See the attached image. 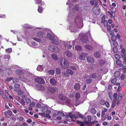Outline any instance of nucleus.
Wrapping results in <instances>:
<instances>
[{
    "label": "nucleus",
    "mask_w": 126,
    "mask_h": 126,
    "mask_svg": "<svg viewBox=\"0 0 126 126\" xmlns=\"http://www.w3.org/2000/svg\"><path fill=\"white\" fill-rule=\"evenodd\" d=\"M81 19L79 17H77L74 22L71 24V25L69 27V29L71 32H76L77 31L76 27L79 28H80L82 27L83 25H82L81 27H79L77 24V23L78 22H81Z\"/></svg>",
    "instance_id": "f257e3e1"
},
{
    "label": "nucleus",
    "mask_w": 126,
    "mask_h": 126,
    "mask_svg": "<svg viewBox=\"0 0 126 126\" xmlns=\"http://www.w3.org/2000/svg\"><path fill=\"white\" fill-rule=\"evenodd\" d=\"M60 64L61 67L67 68L69 66V63L68 61L65 59L62 58L60 59Z\"/></svg>",
    "instance_id": "f03ea898"
},
{
    "label": "nucleus",
    "mask_w": 126,
    "mask_h": 126,
    "mask_svg": "<svg viewBox=\"0 0 126 126\" xmlns=\"http://www.w3.org/2000/svg\"><path fill=\"white\" fill-rule=\"evenodd\" d=\"M97 4L96 3H95L94 7L92 9L93 13L96 15H98L100 13V10L97 6Z\"/></svg>",
    "instance_id": "7ed1b4c3"
},
{
    "label": "nucleus",
    "mask_w": 126,
    "mask_h": 126,
    "mask_svg": "<svg viewBox=\"0 0 126 126\" xmlns=\"http://www.w3.org/2000/svg\"><path fill=\"white\" fill-rule=\"evenodd\" d=\"M61 43L66 48H70L72 47V44H75V42L74 41L72 42L70 41L69 42L62 41L61 42Z\"/></svg>",
    "instance_id": "20e7f679"
},
{
    "label": "nucleus",
    "mask_w": 126,
    "mask_h": 126,
    "mask_svg": "<svg viewBox=\"0 0 126 126\" xmlns=\"http://www.w3.org/2000/svg\"><path fill=\"white\" fill-rule=\"evenodd\" d=\"M48 49L50 51L55 52H58L60 51V49L58 47L53 45L49 46Z\"/></svg>",
    "instance_id": "39448f33"
},
{
    "label": "nucleus",
    "mask_w": 126,
    "mask_h": 126,
    "mask_svg": "<svg viewBox=\"0 0 126 126\" xmlns=\"http://www.w3.org/2000/svg\"><path fill=\"white\" fill-rule=\"evenodd\" d=\"M36 29L38 30L39 32H38L37 34V36L40 38H42L45 37V34L43 32L40 31L41 28H37Z\"/></svg>",
    "instance_id": "423d86ee"
},
{
    "label": "nucleus",
    "mask_w": 126,
    "mask_h": 126,
    "mask_svg": "<svg viewBox=\"0 0 126 126\" xmlns=\"http://www.w3.org/2000/svg\"><path fill=\"white\" fill-rule=\"evenodd\" d=\"M31 100L28 98H25L21 99L20 100V103L23 105H25L26 103L28 104L31 102Z\"/></svg>",
    "instance_id": "0eeeda50"
},
{
    "label": "nucleus",
    "mask_w": 126,
    "mask_h": 126,
    "mask_svg": "<svg viewBox=\"0 0 126 126\" xmlns=\"http://www.w3.org/2000/svg\"><path fill=\"white\" fill-rule=\"evenodd\" d=\"M79 39L81 40L83 43H85L88 41V36L87 35H79Z\"/></svg>",
    "instance_id": "6e6552de"
},
{
    "label": "nucleus",
    "mask_w": 126,
    "mask_h": 126,
    "mask_svg": "<svg viewBox=\"0 0 126 126\" xmlns=\"http://www.w3.org/2000/svg\"><path fill=\"white\" fill-rule=\"evenodd\" d=\"M76 122L78 124L80 125V126H84L85 125H88L90 123L88 121H87V119L84 120V121H77Z\"/></svg>",
    "instance_id": "1a4fd4ad"
},
{
    "label": "nucleus",
    "mask_w": 126,
    "mask_h": 126,
    "mask_svg": "<svg viewBox=\"0 0 126 126\" xmlns=\"http://www.w3.org/2000/svg\"><path fill=\"white\" fill-rule=\"evenodd\" d=\"M61 40L59 39L57 37H55L54 39L51 41V42L53 44L55 45H58L60 44L61 42Z\"/></svg>",
    "instance_id": "9d476101"
},
{
    "label": "nucleus",
    "mask_w": 126,
    "mask_h": 126,
    "mask_svg": "<svg viewBox=\"0 0 126 126\" xmlns=\"http://www.w3.org/2000/svg\"><path fill=\"white\" fill-rule=\"evenodd\" d=\"M48 89L49 91L52 93H54L58 91V89L56 87H49Z\"/></svg>",
    "instance_id": "9b49d317"
},
{
    "label": "nucleus",
    "mask_w": 126,
    "mask_h": 126,
    "mask_svg": "<svg viewBox=\"0 0 126 126\" xmlns=\"http://www.w3.org/2000/svg\"><path fill=\"white\" fill-rule=\"evenodd\" d=\"M88 53H81L79 55V58L82 60H85V57L88 55Z\"/></svg>",
    "instance_id": "f8f14e48"
},
{
    "label": "nucleus",
    "mask_w": 126,
    "mask_h": 126,
    "mask_svg": "<svg viewBox=\"0 0 126 126\" xmlns=\"http://www.w3.org/2000/svg\"><path fill=\"white\" fill-rule=\"evenodd\" d=\"M35 81L38 83L42 84H43L45 82L44 79L42 78H36L35 79Z\"/></svg>",
    "instance_id": "ddd939ff"
},
{
    "label": "nucleus",
    "mask_w": 126,
    "mask_h": 126,
    "mask_svg": "<svg viewBox=\"0 0 126 126\" xmlns=\"http://www.w3.org/2000/svg\"><path fill=\"white\" fill-rule=\"evenodd\" d=\"M19 78L20 80L22 81H24L25 82L27 83V84H30L31 83L30 81L28 79H26L25 78L24 76H22L20 77Z\"/></svg>",
    "instance_id": "4468645a"
},
{
    "label": "nucleus",
    "mask_w": 126,
    "mask_h": 126,
    "mask_svg": "<svg viewBox=\"0 0 126 126\" xmlns=\"http://www.w3.org/2000/svg\"><path fill=\"white\" fill-rule=\"evenodd\" d=\"M47 108L46 107H43L42 109V111L44 113L47 112L48 113H50L51 112V111L48 110Z\"/></svg>",
    "instance_id": "2eb2a0df"
},
{
    "label": "nucleus",
    "mask_w": 126,
    "mask_h": 126,
    "mask_svg": "<svg viewBox=\"0 0 126 126\" xmlns=\"http://www.w3.org/2000/svg\"><path fill=\"white\" fill-rule=\"evenodd\" d=\"M94 59L92 57L88 56L87 58V61L90 63L94 62Z\"/></svg>",
    "instance_id": "dca6fc26"
},
{
    "label": "nucleus",
    "mask_w": 126,
    "mask_h": 126,
    "mask_svg": "<svg viewBox=\"0 0 126 126\" xmlns=\"http://www.w3.org/2000/svg\"><path fill=\"white\" fill-rule=\"evenodd\" d=\"M50 83L53 85H55L57 84V81L54 78H52L49 80Z\"/></svg>",
    "instance_id": "f3484780"
},
{
    "label": "nucleus",
    "mask_w": 126,
    "mask_h": 126,
    "mask_svg": "<svg viewBox=\"0 0 126 126\" xmlns=\"http://www.w3.org/2000/svg\"><path fill=\"white\" fill-rule=\"evenodd\" d=\"M69 115L71 119H78L79 118V116L78 115L76 114L73 115L71 113H69Z\"/></svg>",
    "instance_id": "a211bd4d"
},
{
    "label": "nucleus",
    "mask_w": 126,
    "mask_h": 126,
    "mask_svg": "<svg viewBox=\"0 0 126 126\" xmlns=\"http://www.w3.org/2000/svg\"><path fill=\"white\" fill-rule=\"evenodd\" d=\"M15 91L17 92L18 94L19 95H22L24 93V92L23 91H20L21 90V89L19 88L18 89H15L14 90Z\"/></svg>",
    "instance_id": "6ab92c4d"
},
{
    "label": "nucleus",
    "mask_w": 126,
    "mask_h": 126,
    "mask_svg": "<svg viewBox=\"0 0 126 126\" xmlns=\"http://www.w3.org/2000/svg\"><path fill=\"white\" fill-rule=\"evenodd\" d=\"M47 38L52 41L54 39L55 37L51 34L48 33L47 34Z\"/></svg>",
    "instance_id": "aec40b11"
},
{
    "label": "nucleus",
    "mask_w": 126,
    "mask_h": 126,
    "mask_svg": "<svg viewBox=\"0 0 126 126\" xmlns=\"http://www.w3.org/2000/svg\"><path fill=\"white\" fill-rule=\"evenodd\" d=\"M64 53L66 56L70 58L71 57L72 55L71 53L68 50L66 51L65 52H64Z\"/></svg>",
    "instance_id": "412c9836"
},
{
    "label": "nucleus",
    "mask_w": 126,
    "mask_h": 126,
    "mask_svg": "<svg viewBox=\"0 0 126 126\" xmlns=\"http://www.w3.org/2000/svg\"><path fill=\"white\" fill-rule=\"evenodd\" d=\"M70 68L71 69L74 70H77L79 68V67L77 64H75L74 66H70Z\"/></svg>",
    "instance_id": "4be33fe9"
},
{
    "label": "nucleus",
    "mask_w": 126,
    "mask_h": 126,
    "mask_svg": "<svg viewBox=\"0 0 126 126\" xmlns=\"http://www.w3.org/2000/svg\"><path fill=\"white\" fill-rule=\"evenodd\" d=\"M59 98L61 100H64L66 99L67 97H65L63 95L60 94L58 96Z\"/></svg>",
    "instance_id": "5701e85b"
},
{
    "label": "nucleus",
    "mask_w": 126,
    "mask_h": 126,
    "mask_svg": "<svg viewBox=\"0 0 126 126\" xmlns=\"http://www.w3.org/2000/svg\"><path fill=\"white\" fill-rule=\"evenodd\" d=\"M94 56L95 58H99L101 56L100 53L98 52H96L94 54Z\"/></svg>",
    "instance_id": "b1692460"
},
{
    "label": "nucleus",
    "mask_w": 126,
    "mask_h": 126,
    "mask_svg": "<svg viewBox=\"0 0 126 126\" xmlns=\"http://www.w3.org/2000/svg\"><path fill=\"white\" fill-rule=\"evenodd\" d=\"M51 56L52 58L54 60H58L59 58L58 56L54 53L52 54Z\"/></svg>",
    "instance_id": "393cba45"
},
{
    "label": "nucleus",
    "mask_w": 126,
    "mask_h": 126,
    "mask_svg": "<svg viewBox=\"0 0 126 126\" xmlns=\"http://www.w3.org/2000/svg\"><path fill=\"white\" fill-rule=\"evenodd\" d=\"M105 61L103 60H99V63L100 65L101 66H103L105 63Z\"/></svg>",
    "instance_id": "a878e982"
},
{
    "label": "nucleus",
    "mask_w": 126,
    "mask_h": 126,
    "mask_svg": "<svg viewBox=\"0 0 126 126\" xmlns=\"http://www.w3.org/2000/svg\"><path fill=\"white\" fill-rule=\"evenodd\" d=\"M80 87V85L79 84L76 83L74 86V88L76 90L79 89Z\"/></svg>",
    "instance_id": "bb28decb"
},
{
    "label": "nucleus",
    "mask_w": 126,
    "mask_h": 126,
    "mask_svg": "<svg viewBox=\"0 0 126 126\" xmlns=\"http://www.w3.org/2000/svg\"><path fill=\"white\" fill-rule=\"evenodd\" d=\"M75 49L77 50H80L82 49V47L80 45H78L75 47Z\"/></svg>",
    "instance_id": "cd10ccee"
},
{
    "label": "nucleus",
    "mask_w": 126,
    "mask_h": 126,
    "mask_svg": "<svg viewBox=\"0 0 126 126\" xmlns=\"http://www.w3.org/2000/svg\"><path fill=\"white\" fill-rule=\"evenodd\" d=\"M66 71L68 74H69L71 75H72L74 74L73 71L70 69H67Z\"/></svg>",
    "instance_id": "c85d7f7f"
},
{
    "label": "nucleus",
    "mask_w": 126,
    "mask_h": 126,
    "mask_svg": "<svg viewBox=\"0 0 126 126\" xmlns=\"http://www.w3.org/2000/svg\"><path fill=\"white\" fill-rule=\"evenodd\" d=\"M120 75V72L119 71H116L114 74V77L116 78L118 77Z\"/></svg>",
    "instance_id": "c756f323"
},
{
    "label": "nucleus",
    "mask_w": 126,
    "mask_h": 126,
    "mask_svg": "<svg viewBox=\"0 0 126 126\" xmlns=\"http://www.w3.org/2000/svg\"><path fill=\"white\" fill-rule=\"evenodd\" d=\"M92 80V78L88 79H86V82L88 84L91 83Z\"/></svg>",
    "instance_id": "7c9ffc66"
},
{
    "label": "nucleus",
    "mask_w": 126,
    "mask_h": 126,
    "mask_svg": "<svg viewBox=\"0 0 126 126\" xmlns=\"http://www.w3.org/2000/svg\"><path fill=\"white\" fill-rule=\"evenodd\" d=\"M37 69L38 70L41 71L43 69V68L42 65H40L38 66Z\"/></svg>",
    "instance_id": "2f4dec72"
},
{
    "label": "nucleus",
    "mask_w": 126,
    "mask_h": 126,
    "mask_svg": "<svg viewBox=\"0 0 126 126\" xmlns=\"http://www.w3.org/2000/svg\"><path fill=\"white\" fill-rule=\"evenodd\" d=\"M78 115L79 116V118H80L82 119H86V117L83 115L79 113H78Z\"/></svg>",
    "instance_id": "473e14b6"
},
{
    "label": "nucleus",
    "mask_w": 126,
    "mask_h": 126,
    "mask_svg": "<svg viewBox=\"0 0 126 126\" xmlns=\"http://www.w3.org/2000/svg\"><path fill=\"white\" fill-rule=\"evenodd\" d=\"M90 112L91 113L93 114H95L96 112V111L95 109L94 108H92L91 109Z\"/></svg>",
    "instance_id": "72a5a7b5"
},
{
    "label": "nucleus",
    "mask_w": 126,
    "mask_h": 126,
    "mask_svg": "<svg viewBox=\"0 0 126 126\" xmlns=\"http://www.w3.org/2000/svg\"><path fill=\"white\" fill-rule=\"evenodd\" d=\"M48 74L51 75H54L55 73V71L53 70H51L48 71Z\"/></svg>",
    "instance_id": "f704fd0d"
},
{
    "label": "nucleus",
    "mask_w": 126,
    "mask_h": 126,
    "mask_svg": "<svg viewBox=\"0 0 126 126\" xmlns=\"http://www.w3.org/2000/svg\"><path fill=\"white\" fill-rule=\"evenodd\" d=\"M103 19L104 20V19H105V18H102V20H101V22L102 23H104V25L105 26H106L108 24V21L107 20H105L104 21H103L102 20Z\"/></svg>",
    "instance_id": "c9c22d12"
},
{
    "label": "nucleus",
    "mask_w": 126,
    "mask_h": 126,
    "mask_svg": "<svg viewBox=\"0 0 126 126\" xmlns=\"http://www.w3.org/2000/svg\"><path fill=\"white\" fill-rule=\"evenodd\" d=\"M58 116H59L62 117H64V115L63 113L60 111H58Z\"/></svg>",
    "instance_id": "e433bc0d"
},
{
    "label": "nucleus",
    "mask_w": 126,
    "mask_h": 126,
    "mask_svg": "<svg viewBox=\"0 0 126 126\" xmlns=\"http://www.w3.org/2000/svg\"><path fill=\"white\" fill-rule=\"evenodd\" d=\"M114 56L115 58L117 60H119L121 58V56L117 54H115Z\"/></svg>",
    "instance_id": "4c0bfd02"
},
{
    "label": "nucleus",
    "mask_w": 126,
    "mask_h": 126,
    "mask_svg": "<svg viewBox=\"0 0 126 126\" xmlns=\"http://www.w3.org/2000/svg\"><path fill=\"white\" fill-rule=\"evenodd\" d=\"M86 119H87V121L89 122L90 123L91 122V118L90 116L89 115L87 116V118Z\"/></svg>",
    "instance_id": "58836bf2"
},
{
    "label": "nucleus",
    "mask_w": 126,
    "mask_h": 126,
    "mask_svg": "<svg viewBox=\"0 0 126 126\" xmlns=\"http://www.w3.org/2000/svg\"><path fill=\"white\" fill-rule=\"evenodd\" d=\"M50 113H48L47 112H46V113H44V114L45 115V116L46 117H47L49 118H50L51 117L50 115H49Z\"/></svg>",
    "instance_id": "ea45409f"
},
{
    "label": "nucleus",
    "mask_w": 126,
    "mask_h": 126,
    "mask_svg": "<svg viewBox=\"0 0 126 126\" xmlns=\"http://www.w3.org/2000/svg\"><path fill=\"white\" fill-rule=\"evenodd\" d=\"M90 76L91 78H93L95 79L96 77V74L94 73H93L91 74Z\"/></svg>",
    "instance_id": "a19ab883"
},
{
    "label": "nucleus",
    "mask_w": 126,
    "mask_h": 126,
    "mask_svg": "<svg viewBox=\"0 0 126 126\" xmlns=\"http://www.w3.org/2000/svg\"><path fill=\"white\" fill-rule=\"evenodd\" d=\"M80 97V95L79 93H77L75 94V97L76 99H78Z\"/></svg>",
    "instance_id": "79ce46f5"
},
{
    "label": "nucleus",
    "mask_w": 126,
    "mask_h": 126,
    "mask_svg": "<svg viewBox=\"0 0 126 126\" xmlns=\"http://www.w3.org/2000/svg\"><path fill=\"white\" fill-rule=\"evenodd\" d=\"M86 48L87 49H89L90 50H92L93 48V47L92 46L89 45L86 46Z\"/></svg>",
    "instance_id": "37998d69"
},
{
    "label": "nucleus",
    "mask_w": 126,
    "mask_h": 126,
    "mask_svg": "<svg viewBox=\"0 0 126 126\" xmlns=\"http://www.w3.org/2000/svg\"><path fill=\"white\" fill-rule=\"evenodd\" d=\"M116 39V37L115 35H113L112 37L111 40L112 41L114 42L115 41Z\"/></svg>",
    "instance_id": "c03bdc74"
},
{
    "label": "nucleus",
    "mask_w": 126,
    "mask_h": 126,
    "mask_svg": "<svg viewBox=\"0 0 126 126\" xmlns=\"http://www.w3.org/2000/svg\"><path fill=\"white\" fill-rule=\"evenodd\" d=\"M125 49L123 48L122 49L121 52L122 53H123L124 55L126 56V53L125 52Z\"/></svg>",
    "instance_id": "a18cd8bd"
},
{
    "label": "nucleus",
    "mask_w": 126,
    "mask_h": 126,
    "mask_svg": "<svg viewBox=\"0 0 126 126\" xmlns=\"http://www.w3.org/2000/svg\"><path fill=\"white\" fill-rule=\"evenodd\" d=\"M38 10L39 12L40 13H42V12L43 9L41 7H39Z\"/></svg>",
    "instance_id": "49530a36"
},
{
    "label": "nucleus",
    "mask_w": 126,
    "mask_h": 126,
    "mask_svg": "<svg viewBox=\"0 0 126 126\" xmlns=\"http://www.w3.org/2000/svg\"><path fill=\"white\" fill-rule=\"evenodd\" d=\"M56 72L57 74H60L61 73L60 69L58 68H56Z\"/></svg>",
    "instance_id": "de8ad7c7"
},
{
    "label": "nucleus",
    "mask_w": 126,
    "mask_h": 126,
    "mask_svg": "<svg viewBox=\"0 0 126 126\" xmlns=\"http://www.w3.org/2000/svg\"><path fill=\"white\" fill-rule=\"evenodd\" d=\"M6 52L8 53H10L12 51V49L11 48H9L6 49Z\"/></svg>",
    "instance_id": "09e8293b"
},
{
    "label": "nucleus",
    "mask_w": 126,
    "mask_h": 126,
    "mask_svg": "<svg viewBox=\"0 0 126 126\" xmlns=\"http://www.w3.org/2000/svg\"><path fill=\"white\" fill-rule=\"evenodd\" d=\"M113 45L115 47H117L118 45V43L116 41H115L113 42Z\"/></svg>",
    "instance_id": "8fccbe9b"
},
{
    "label": "nucleus",
    "mask_w": 126,
    "mask_h": 126,
    "mask_svg": "<svg viewBox=\"0 0 126 126\" xmlns=\"http://www.w3.org/2000/svg\"><path fill=\"white\" fill-rule=\"evenodd\" d=\"M116 64L117 65H120L121 64V61L119 60H117L116 61Z\"/></svg>",
    "instance_id": "3c124183"
},
{
    "label": "nucleus",
    "mask_w": 126,
    "mask_h": 126,
    "mask_svg": "<svg viewBox=\"0 0 126 126\" xmlns=\"http://www.w3.org/2000/svg\"><path fill=\"white\" fill-rule=\"evenodd\" d=\"M122 95L121 93H120L119 94L118 96V99L119 100H121L122 98Z\"/></svg>",
    "instance_id": "603ef678"
},
{
    "label": "nucleus",
    "mask_w": 126,
    "mask_h": 126,
    "mask_svg": "<svg viewBox=\"0 0 126 126\" xmlns=\"http://www.w3.org/2000/svg\"><path fill=\"white\" fill-rule=\"evenodd\" d=\"M15 87L16 88H19L20 87V85L18 84H16L14 85Z\"/></svg>",
    "instance_id": "864d4df0"
},
{
    "label": "nucleus",
    "mask_w": 126,
    "mask_h": 126,
    "mask_svg": "<svg viewBox=\"0 0 126 126\" xmlns=\"http://www.w3.org/2000/svg\"><path fill=\"white\" fill-rule=\"evenodd\" d=\"M106 102L103 99L101 100L100 101V103L102 105H104L105 104Z\"/></svg>",
    "instance_id": "5fc2aeb1"
},
{
    "label": "nucleus",
    "mask_w": 126,
    "mask_h": 126,
    "mask_svg": "<svg viewBox=\"0 0 126 126\" xmlns=\"http://www.w3.org/2000/svg\"><path fill=\"white\" fill-rule=\"evenodd\" d=\"M115 8L112 6L111 9V12L112 13H114L115 12Z\"/></svg>",
    "instance_id": "6e6d98bb"
},
{
    "label": "nucleus",
    "mask_w": 126,
    "mask_h": 126,
    "mask_svg": "<svg viewBox=\"0 0 126 126\" xmlns=\"http://www.w3.org/2000/svg\"><path fill=\"white\" fill-rule=\"evenodd\" d=\"M35 104V103L34 102H33L30 104L29 106L31 107H32L34 106Z\"/></svg>",
    "instance_id": "4d7b16f0"
},
{
    "label": "nucleus",
    "mask_w": 126,
    "mask_h": 126,
    "mask_svg": "<svg viewBox=\"0 0 126 126\" xmlns=\"http://www.w3.org/2000/svg\"><path fill=\"white\" fill-rule=\"evenodd\" d=\"M66 100V104L67 105H69L70 104V100L69 99H67V97L66 99H65Z\"/></svg>",
    "instance_id": "13d9d810"
},
{
    "label": "nucleus",
    "mask_w": 126,
    "mask_h": 126,
    "mask_svg": "<svg viewBox=\"0 0 126 126\" xmlns=\"http://www.w3.org/2000/svg\"><path fill=\"white\" fill-rule=\"evenodd\" d=\"M117 79L116 78H114L113 79L111 80V83H115Z\"/></svg>",
    "instance_id": "bf43d9fd"
},
{
    "label": "nucleus",
    "mask_w": 126,
    "mask_h": 126,
    "mask_svg": "<svg viewBox=\"0 0 126 126\" xmlns=\"http://www.w3.org/2000/svg\"><path fill=\"white\" fill-rule=\"evenodd\" d=\"M13 78L12 77H9L8 78H7L6 79V81L7 82H8L11 80L13 79Z\"/></svg>",
    "instance_id": "052dcab7"
},
{
    "label": "nucleus",
    "mask_w": 126,
    "mask_h": 126,
    "mask_svg": "<svg viewBox=\"0 0 126 126\" xmlns=\"http://www.w3.org/2000/svg\"><path fill=\"white\" fill-rule=\"evenodd\" d=\"M79 8V5L76 4L75 6V9L76 11H78Z\"/></svg>",
    "instance_id": "680f3d73"
},
{
    "label": "nucleus",
    "mask_w": 126,
    "mask_h": 126,
    "mask_svg": "<svg viewBox=\"0 0 126 126\" xmlns=\"http://www.w3.org/2000/svg\"><path fill=\"white\" fill-rule=\"evenodd\" d=\"M117 48L116 47H113V50L114 52V53H116L117 52Z\"/></svg>",
    "instance_id": "e2e57ef3"
},
{
    "label": "nucleus",
    "mask_w": 126,
    "mask_h": 126,
    "mask_svg": "<svg viewBox=\"0 0 126 126\" xmlns=\"http://www.w3.org/2000/svg\"><path fill=\"white\" fill-rule=\"evenodd\" d=\"M10 58V56L9 55H6L4 56V58L5 59H9Z\"/></svg>",
    "instance_id": "0e129e2a"
},
{
    "label": "nucleus",
    "mask_w": 126,
    "mask_h": 126,
    "mask_svg": "<svg viewBox=\"0 0 126 126\" xmlns=\"http://www.w3.org/2000/svg\"><path fill=\"white\" fill-rule=\"evenodd\" d=\"M7 114L8 115L11 116L12 115V112L11 111L8 110L7 111Z\"/></svg>",
    "instance_id": "69168bd1"
},
{
    "label": "nucleus",
    "mask_w": 126,
    "mask_h": 126,
    "mask_svg": "<svg viewBox=\"0 0 126 126\" xmlns=\"http://www.w3.org/2000/svg\"><path fill=\"white\" fill-rule=\"evenodd\" d=\"M32 44V46L31 45V47H34V46H37L36 44L34 42H32L31 43Z\"/></svg>",
    "instance_id": "338daca9"
},
{
    "label": "nucleus",
    "mask_w": 126,
    "mask_h": 126,
    "mask_svg": "<svg viewBox=\"0 0 126 126\" xmlns=\"http://www.w3.org/2000/svg\"><path fill=\"white\" fill-rule=\"evenodd\" d=\"M63 75L65 77H68V74H67L66 72H63Z\"/></svg>",
    "instance_id": "774afa93"
}]
</instances>
